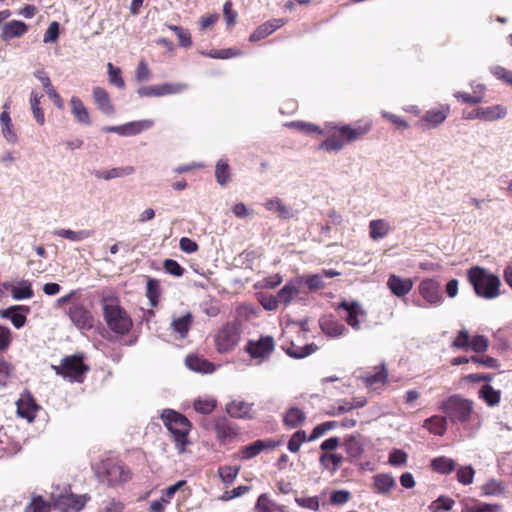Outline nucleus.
<instances>
[{"label": "nucleus", "mask_w": 512, "mask_h": 512, "mask_svg": "<svg viewBox=\"0 0 512 512\" xmlns=\"http://www.w3.org/2000/svg\"><path fill=\"white\" fill-rule=\"evenodd\" d=\"M454 504L455 501L452 498L442 495L431 502L428 508L431 512L450 511Z\"/></svg>", "instance_id": "51"}, {"label": "nucleus", "mask_w": 512, "mask_h": 512, "mask_svg": "<svg viewBox=\"0 0 512 512\" xmlns=\"http://www.w3.org/2000/svg\"><path fill=\"white\" fill-rule=\"evenodd\" d=\"M390 231L391 227L384 219L372 220L369 223V235L373 240L384 238Z\"/></svg>", "instance_id": "37"}, {"label": "nucleus", "mask_w": 512, "mask_h": 512, "mask_svg": "<svg viewBox=\"0 0 512 512\" xmlns=\"http://www.w3.org/2000/svg\"><path fill=\"white\" fill-rule=\"evenodd\" d=\"M214 429L217 439L223 444L231 442L239 435L238 427L225 417L215 420Z\"/></svg>", "instance_id": "14"}, {"label": "nucleus", "mask_w": 512, "mask_h": 512, "mask_svg": "<svg viewBox=\"0 0 512 512\" xmlns=\"http://www.w3.org/2000/svg\"><path fill=\"white\" fill-rule=\"evenodd\" d=\"M285 24V20L273 19L260 25L249 37L251 42L262 40Z\"/></svg>", "instance_id": "24"}, {"label": "nucleus", "mask_w": 512, "mask_h": 512, "mask_svg": "<svg viewBox=\"0 0 512 512\" xmlns=\"http://www.w3.org/2000/svg\"><path fill=\"white\" fill-rule=\"evenodd\" d=\"M450 114L449 105H440L425 112L417 122V126L424 130H430L442 124Z\"/></svg>", "instance_id": "12"}, {"label": "nucleus", "mask_w": 512, "mask_h": 512, "mask_svg": "<svg viewBox=\"0 0 512 512\" xmlns=\"http://www.w3.org/2000/svg\"><path fill=\"white\" fill-rule=\"evenodd\" d=\"M187 88L188 85L185 83H162L140 87L137 92L141 97H161L171 94H179Z\"/></svg>", "instance_id": "11"}, {"label": "nucleus", "mask_w": 512, "mask_h": 512, "mask_svg": "<svg viewBox=\"0 0 512 512\" xmlns=\"http://www.w3.org/2000/svg\"><path fill=\"white\" fill-rule=\"evenodd\" d=\"M242 334V323L236 319L225 323L214 335L217 352L224 354L233 351L239 344Z\"/></svg>", "instance_id": "6"}, {"label": "nucleus", "mask_w": 512, "mask_h": 512, "mask_svg": "<svg viewBox=\"0 0 512 512\" xmlns=\"http://www.w3.org/2000/svg\"><path fill=\"white\" fill-rule=\"evenodd\" d=\"M164 426L170 432L171 437L179 453L185 451V446L189 444L188 435L191 430V422L183 414L172 409H166L161 415Z\"/></svg>", "instance_id": "4"}, {"label": "nucleus", "mask_w": 512, "mask_h": 512, "mask_svg": "<svg viewBox=\"0 0 512 512\" xmlns=\"http://www.w3.org/2000/svg\"><path fill=\"white\" fill-rule=\"evenodd\" d=\"M317 350L318 346L315 343L306 344L304 346H298L291 343L286 352L290 357L301 359L313 354Z\"/></svg>", "instance_id": "40"}, {"label": "nucleus", "mask_w": 512, "mask_h": 512, "mask_svg": "<svg viewBox=\"0 0 512 512\" xmlns=\"http://www.w3.org/2000/svg\"><path fill=\"white\" fill-rule=\"evenodd\" d=\"M192 323L193 317L191 313H187L182 317L174 319L171 323V327L174 332L178 333L182 338H184L187 336Z\"/></svg>", "instance_id": "43"}, {"label": "nucleus", "mask_w": 512, "mask_h": 512, "mask_svg": "<svg viewBox=\"0 0 512 512\" xmlns=\"http://www.w3.org/2000/svg\"><path fill=\"white\" fill-rule=\"evenodd\" d=\"M470 345V336L467 330L459 331L457 337L453 340L451 347L467 350Z\"/></svg>", "instance_id": "62"}, {"label": "nucleus", "mask_w": 512, "mask_h": 512, "mask_svg": "<svg viewBox=\"0 0 512 512\" xmlns=\"http://www.w3.org/2000/svg\"><path fill=\"white\" fill-rule=\"evenodd\" d=\"M469 346L474 352L483 353L488 350L489 340L483 335H476L472 338Z\"/></svg>", "instance_id": "60"}, {"label": "nucleus", "mask_w": 512, "mask_h": 512, "mask_svg": "<svg viewBox=\"0 0 512 512\" xmlns=\"http://www.w3.org/2000/svg\"><path fill=\"white\" fill-rule=\"evenodd\" d=\"M226 411L233 418H250L252 404L244 401H232L227 404Z\"/></svg>", "instance_id": "31"}, {"label": "nucleus", "mask_w": 512, "mask_h": 512, "mask_svg": "<svg viewBox=\"0 0 512 512\" xmlns=\"http://www.w3.org/2000/svg\"><path fill=\"white\" fill-rule=\"evenodd\" d=\"M492 74L502 80L503 82L512 85V71L502 67V66H495L491 70Z\"/></svg>", "instance_id": "64"}, {"label": "nucleus", "mask_w": 512, "mask_h": 512, "mask_svg": "<svg viewBox=\"0 0 512 512\" xmlns=\"http://www.w3.org/2000/svg\"><path fill=\"white\" fill-rule=\"evenodd\" d=\"M256 510L257 512H274L278 507L266 494H261L256 502Z\"/></svg>", "instance_id": "58"}, {"label": "nucleus", "mask_w": 512, "mask_h": 512, "mask_svg": "<svg viewBox=\"0 0 512 512\" xmlns=\"http://www.w3.org/2000/svg\"><path fill=\"white\" fill-rule=\"evenodd\" d=\"M374 492L382 495H388L397 486L394 477L388 473H379L373 476Z\"/></svg>", "instance_id": "22"}, {"label": "nucleus", "mask_w": 512, "mask_h": 512, "mask_svg": "<svg viewBox=\"0 0 512 512\" xmlns=\"http://www.w3.org/2000/svg\"><path fill=\"white\" fill-rule=\"evenodd\" d=\"M440 283L434 279H425L419 285L420 295L430 304L438 305L442 302Z\"/></svg>", "instance_id": "16"}, {"label": "nucleus", "mask_w": 512, "mask_h": 512, "mask_svg": "<svg viewBox=\"0 0 512 512\" xmlns=\"http://www.w3.org/2000/svg\"><path fill=\"white\" fill-rule=\"evenodd\" d=\"M480 398H482L488 406L498 405L501 399L499 390H495L491 385L486 384L482 386L479 391Z\"/></svg>", "instance_id": "45"}, {"label": "nucleus", "mask_w": 512, "mask_h": 512, "mask_svg": "<svg viewBox=\"0 0 512 512\" xmlns=\"http://www.w3.org/2000/svg\"><path fill=\"white\" fill-rule=\"evenodd\" d=\"M338 309H344L347 312V316L345 317V321L349 326L353 329H360V322L358 317L360 315H364L365 312L362 310L361 306L357 302H348L342 301L338 304Z\"/></svg>", "instance_id": "20"}, {"label": "nucleus", "mask_w": 512, "mask_h": 512, "mask_svg": "<svg viewBox=\"0 0 512 512\" xmlns=\"http://www.w3.org/2000/svg\"><path fill=\"white\" fill-rule=\"evenodd\" d=\"M276 444L271 440H256L240 449V457L248 460L259 455L263 450L274 448Z\"/></svg>", "instance_id": "23"}, {"label": "nucleus", "mask_w": 512, "mask_h": 512, "mask_svg": "<svg viewBox=\"0 0 512 512\" xmlns=\"http://www.w3.org/2000/svg\"><path fill=\"white\" fill-rule=\"evenodd\" d=\"M70 106L72 114L79 123L84 125L91 124L89 112L80 98L73 96L70 99Z\"/></svg>", "instance_id": "29"}, {"label": "nucleus", "mask_w": 512, "mask_h": 512, "mask_svg": "<svg viewBox=\"0 0 512 512\" xmlns=\"http://www.w3.org/2000/svg\"><path fill=\"white\" fill-rule=\"evenodd\" d=\"M319 325L322 332L329 337H340L347 332V328L334 319L332 315H326L320 318Z\"/></svg>", "instance_id": "18"}, {"label": "nucleus", "mask_w": 512, "mask_h": 512, "mask_svg": "<svg viewBox=\"0 0 512 512\" xmlns=\"http://www.w3.org/2000/svg\"><path fill=\"white\" fill-rule=\"evenodd\" d=\"M480 120L495 121L504 118L507 114L506 107L502 105H492L488 107H479Z\"/></svg>", "instance_id": "34"}, {"label": "nucleus", "mask_w": 512, "mask_h": 512, "mask_svg": "<svg viewBox=\"0 0 512 512\" xmlns=\"http://www.w3.org/2000/svg\"><path fill=\"white\" fill-rule=\"evenodd\" d=\"M215 177L219 185L225 186L230 180V167L224 160H219L215 166Z\"/></svg>", "instance_id": "50"}, {"label": "nucleus", "mask_w": 512, "mask_h": 512, "mask_svg": "<svg viewBox=\"0 0 512 512\" xmlns=\"http://www.w3.org/2000/svg\"><path fill=\"white\" fill-rule=\"evenodd\" d=\"M98 477L109 486H115L127 482L131 478L130 469L117 458H106L98 466Z\"/></svg>", "instance_id": "5"}, {"label": "nucleus", "mask_w": 512, "mask_h": 512, "mask_svg": "<svg viewBox=\"0 0 512 512\" xmlns=\"http://www.w3.org/2000/svg\"><path fill=\"white\" fill-rule=\"evenodd\" d=\"M86 501L87 498L82 495H60L55 500L54 507L62 512H78L84 507Z\"/></svg>", "instance_id": "15"}, {"label": "nucleus", "mask_w": 512, "mask_h": 512, "mask_svg": "<svg viewBox=\"0 0 512 512\" xmlns=\"http://www.w3.org/2000/svg\"><path fill=\"white\" fill-rule=\"evenodd\" d=\"M55 373L71 382H83L89 366L84 363L82 355H71L62 359L59 366H52Z\"/></svg>", "instance_id": "8"}, {"label": "nucleus", "mask_w": 512, "mask_h": 512, "mask_svg": "<svg viewBox=\"0 0 512 512\" xmlns=\"http://www.w3.org/2000/svg\"><path fill=\"white\" fill-rule=\"evenodd\" d=\"M308 441L306 432L304 430H297L288 441V450L292 453H297L301 445Z\"/></svg>", "instance_id": "54"}, {"label": "nucleus", "mask_w": 512, "mask_h": 512, "mask_svg": "<svg viewBox=\"0 0 512 512\" xmlns=\"http://www.w3.org/2000/svg\"><path fill=\"white\" fill-rule=\"evenodd\" d=\"M28 31V26L19 20H12L5 23L2 27L0 39L9 42L14 38H20Z\"/></svg>", "instance_id": "17"}, {"label": "nucleus", "mask_w": 512, "mask_h": 512, "mask_svg": "<svg viewBox=\"0 0 512 512\" xmlns=\"http://www.w3.org/2000/svg\"><path fill=\"white\" fill-rule=\"evenodd\" d=\"M387 286L397 297H404L412 290L413 281L410 278H402L391 274L388 278Z\"/></svg>", "instance_id": "19"}, {"label": "nucleus", "mask_w": 512, "mask_h": 512, "mask_svg": "<svg viewBox=\"0 0 512 512\" xmlns=\"http://www.w3.org/2000/svg\"><path fill=\"white\" fill-rule=\"evenodd\" d=\"M11 295L15 300L32 298L34 296V292L31 283L27 280L21 281L18 286L12 287Z\"/></svg>", "instance_id": "44"}, {"label": "nucleus", "mask_w": 512, "mask_h": 512, "mask_svg": "<svg viewBox=\"0 0 512 512\" xmlns=\"http://www.w3.org/2000/svg\"><path fill=\"white\" fill-rule=\"evenodd\" d=\"M306 420V414L298 407L289 408L283 417V422L288 428H297Z\"/></svg>", "instance_id": "33"}, {"label": "nucleus", "mask_w": 512, "mask_h": 512, "mask_svg": "<svg viewBox=\"0 0 512 512\" xmlns=\"http://www.w3.org/2000/svg\"><path fill=\"white\" fill-rule=\"evenodd\" d=\"M93 98L97 107L106 114H113L115 109L111 103L109 94L101 87L93 88Z\"/></svg>", "instance_id": "30"}, {"label": "nucleus", "mask_w": 512, "mask_h": 512, "mask_svg": "<svg viewBox=\"0 0 512 512\" xmlns=\"http://www.w3.org/2000/svg\"><path fill=\"white\" fill-rule=\"evenodd\" d=\"M15 404L17 416L25 419L28 423H33L37 414L42 410L33 394L27 389L20 394Z\"/></svg>", "instance_id": "10"}, {"label": "nucleus", "mask_w": 512, "mask_h": 512, "mask_svg": "<svg viewBox=\"0 0 512 512\" xmlns=\"http://www.w3.org/2000/svg\"><path fill=\"white\" fill-rule=\"evenodd\" d=\"M275 349L274 338L270 335H261L258 340H249L245 345V352L251 359L256 360L257 364L263 363L269 359Z\"/></svg>", "instance_id": "9"}, {"label": "nucleus", "mask_w": 512, "mask_h": 512, "mask_svg": "<svg viewBox=\"0 0 512 512\" xmlns=\"http://www.w3.org/2000/svg\"><path fill=\"white\" fill-rule=\"evenodd\" d=\"M288 126L306 134H327V138L320 144L319 148L331 152L340 151L347 144L362 139L371 131L372 121L362 119L352 124L331 125L327 127V131L320 129L319 126L313 123L304 121H293Z\"/></svg>", "instance_id": "1"}, {"label": "nucleus", "mask_w": 512, "mask_h": 512, "mask_svg": "<svg viewBox=\"0 0 512 512\" xmlns=\"http://www.w3.org/2000/svg\"><path fill=\"white\" fill-rule=\"evenodd\" d=\"M103 319L107 327L114 333L126 335L133 327V320L121 306L116 296H104L101 299Z\"/></svg>", "instance_id": "2"}, {"label": "nucleus", "mask_w": 512, "mask_h": 512, "mask_svg": "<svg viewBox=\"0 0 512 512\" xmlns=\"http://www.w3.org/2000/svg\"><path fill=\"white\" fill-rule=\"evenodd\" d=\"M377 369L375 373H367L362 378L365 385L369 388L377 389L387 382L388 372L385 365L381 364Z\"/></svg>", "instance_id": "28"}, {"label": "nucleus", "mask_w": 512, "mask_h": 512, "mask_svg": "<svg viewBox=\"0 0 512 512\" xmlns=\"http://www.w3.org/2000/svg\"><path fill=\"white\" fill-rule=\"evenodd\" d=\"M161 294L159 281L153 278H148L146 286V296L150 301L152 307H156L159 302Z\"/></svg>", "instance_id": "47"}, {"label": "nucleus", "mask_w": 512, "mask_h": 512, "mask_svg": "<svg viewBox=\"0 0 512 512\" xmlns=\"http://www.w3.org/2000/svg\"><path fill=\"white\" fill-rule=\"evenodd\" d=\"M408 455L401 449H393L388 458V463L392 466H402L407 462Z\"/></svg>", "instance_id": "61"}, {"label": "nucleus", "mask_w": 512, "mask_h": 512, "mask_svg": "<svg viewBox=\"0 0 512 512\" xmlns=\"http://www.w3.org/2000/svg\"><path fill=\"white\" fill-rule=\"evenodd\" d=\"M152 120H140L132 121L123 124V136H135L140 134L142 131L152 127Z\"/></svg>", "instance_id": "42"}, {"label": "nucleus", "mask_w": 512, "mask_h": 512, "mask_svg": "<svg viewBox=\"0 0 512 512\" xmlns=\"http://www.w3.org/2000/svg\"><path fill=\"white\" fill-rule=\"evenodd\" d=\"M167 28L176 34L178 41H179V45L181 47L187 49L192 46L193 42H192V37H191L189 30L184 29L177 25H172V24L167 25Z\"/></svg>", "instance_id": "49"}, {"label": "nucleus", "mask_w": 512, "mask_h": 512, "mask_svg": "<svg viewBox=\"0 0 512 512\" xmlns=\"http://www.w3.org/2000/svg\"><path fill=\"white\" fill-rule=\"evenodd\" d=\"M217 402L214 399H197L194 401V409L204 415L210 414L216 408Z\"/></svg>", "instance_id": "56"}, {"label": "nucleus", "mask_w": 512, "mask_h": 512, "mask_svg": "<svg viewBox=\"0 0 512 512\" xmlns=\"http://www.w3.org/2000/svg\"><path fill=\"white\" fill-rule=\"evenodd\" d=\"M18 311L28 313L29 307L23 305L11 306L7 309L0 310V316L2 318L10 319L13 326L17 329H20L25 325L27 318L24 313H18Z\"/></svg>", "instance_id": "21"}, {"label": "nucleus", "mask_w": 512, "mask_h": 512, "mask_svg": "<svg viewBox=\"0 0 512 512\" xmlns=\"http://www.w3.org/2000/svg\"><path fill=\"white\" fill-rule=\"evenodd\" d=\"M423 427L434 435L442 436L447 430L446 417L434 415L424 421Z\"/></svg>", "instance_id": "35"}, {"label": "nucleus", "mask_w": 512, "mask_h": 512, "mask_svg": "<svg viewBox=\"0 0 512 512\" xmlns=\"http://www.w3.org/2000/svg\"><path fill=\"white\" fill-rule=\"evenodd\" d=\"M461 504L463 506L461 512H498L502 508L500 504H489L474 499H464Z\"/></svg>", "instance_id": "26"}, {"label": "nucleus", "mask_w": 512, "mask_h": 512, "mask_svg": "<svg viewBox=\"0 0 512 512\" xmlns=\"http://www.w3.org/2000/svg\"><path fill=\"white\" fill-rule=\"evenodd\" d=\"M301 280L297 278L288 281L277 293L280 303L288 305L300 293Z\"/></svg>", "instance_id": "25"}, {"label": "nucleus", "mask_w": 512, "mask_h": 512, "mask_svg": "<svg viewBox=\"0 0 512 512\" xmlns=\"http://www.w3.org/2000/svg\"><path fill=\"white\" fill-rule=\"evenodd\" d=\"M481 491L485 496H498L504 493L505 487L501 482L491 479L481 487Z\"/></svg>", "instance_id": "53"}, {"label": "nucleus", "mask_w": 512, "mask_h": 512, "mask_svg": "<svg viewBox=\"0 0 512 512\" xmlns=\"http://www.w3.org/2000/svg\"><path fill=\"white\" fill-rule=\"evenodd\" d=\"M343 460V456L338 453H323L319 458L320 464L332 473L336 472L340 468Z\"/></svg>", "instance_id": "39"}, {"label": "nucleus", "mask_w": 512, "mask_h": 512, "mask_svg": "<svg viewBox=\"0 0 512 512\" xmlns=\"http://www.w3.org/2000/svg\"><path fill=\"white\" fill-rule=\"evenodd\" d=\"M442 409L452 423H467L473 415V402L454 395L449 397L442 405Z\"/></svg>", "instance_id": "7"}, {"label": "nucleus", "mask_w": 512, "mask_h": 512, "mask_svg": "<svg viewBox=\"0 0 512 512\" xmlns=\"http://www.w3.org/2000/svg\"><path fill=\"white\" fill-rule=\"evenodd\" d=\"M186 365L189 369L200 373H212L215 370L213 363L195 355L187 356Z\"/></svg>", "instance_id": "32"}, {"label": "nucleus", "mask_w": 512, "mask_h": 512, "mask_svg": "<svg viewBox=\"0 0 512 512\" xmlns=\"http://www.w3.org/2000/svg\"><path fill=\"white\" fill-rule=\"evenodd\" d=\"M297 279L301 280V284L304 283L307 286L309 292H315L325 287L321 274L304 275Z\"/></svg>", "instance_id": "48"}, {"label": "nucleus", "mask_w": 512, "mask_h": 512, "mask_svg": "<svg viewBox=\"0 0 512 512\" xmlns=\"http://www.w3.org/2000/svg\"><path fill=\"white\" fill-rule=\"evenodd\" d=\"M42 97V95H38V93L35 91H32L30 94L31 110L36 122L39 125H43L45 123V115L43 109L40 106V99Z\"/></svg>", "instance_id": "46"}, {"label": "nucleus", "mask_w": 512, "mask_h": 512, "mask_svg": "<svg viewBox=\"0 0 512 512\" xmlns=\"http://www.w3.org/2000/svg\"><path fill=\"white\" fill-rule=\"evenodd\" d=\"M135 168L133 166H124L112 168L109 170H100L95 172V176L99 179L111 180L114 178L125 177L133 174Z\"/></svg>", "instance_id": "36"}, {"label": "nucleus", "mask_w": 512, "mask_h": 512, "mask_svg": "<svg viewBox=\"0 0 512 512\" xmlns=\"http://www.w3.org/2000/svg\"><path fill=\"white\" fill-rule=\"evenodd\" d=\"M109 81L118 88H123L125 83L121 76V70L118 67H114L112 63H108Z\"/></svg>", "instance_id": "63"}, {"label": "nucleus", "mask_w": 512, "mask_h": 512, "mask_svg": "<svg viewBox=\"0 0 512 512\" xmlns=\"http://www.w3.org/2000/svg\"><path fill=\"white\" fill-rule=\"evenodd\" d=\"M25 512H50V504L42 496H35L25 507Z\"/></svg>", "instance_id": "55"}, {"label": "nucleus", "mask_w": 512, "mask_h": 512, "mask_svg": "<svg viewBox=\"0 0 512 512\" xmlns=\"http://www.w3.org/2000/svg\"><path fill=\"white\" fill-rule=\"evenodd\" d=\"M467 279L478 297L490 300L497 298L501 294L499 276L489 272L484 267L472 266L469 268L467 270Z\"/></svg>", "instance_id": "3"}, {"label": "nucleus", "mask_w": 512, "mask_h": 512, "mask_svg": "<svg viewBox=\"0 0 512 512\" xmlns=\"http://www.w3.org/2000/svg\"><path fill=\"white\" fill-rule=\"evenodd\" d=\"M54 234L73 242H79L90 238L93 236L94 232L92 230L73 231L70 229H58L54 232Z\"/></svg>", "instance_id": "41"}, {"label": "nucleus", "mask_w": 512, "mask_h": 512, "mask_svg": "<svg viewBox=\"0 0 512 512\" xmlns=\"http://www.w3.org/2000/svg\"><path fill=\"white\" fill-rule=\"evenodd\" d=\"M239 470L240 467L225 465L218 468V474L223 483L230 485L237 477Z\"/></svg>", "instance_id": "52"}, {"label": "nucleus", "mask_w": 512, "mask_h": 512, "mask_svg": "<svg viewBox=\"0 0 512 512\" xmlns=\"http://www.w3.org/2000/svg\"><path fill=\"white\" fill-rule=\"evenodd\" d=\"M267 210L276 211L279 216L286 218L289 215L288 208L282 203L279 198L270 199L265 203Z\"/></svg>", "instance_id": "57"}, {"label": "nucleus", "mask_w": 512, "mask_h": 512, "mask_svg": "<svg viewBox=\"0 0 512 512\" xmlns=\"http://www.w3.org/2000/svg\"><path fill=\"white\" fill-rule=\"evenodd\" d=\"M343 445L348 457L353 460L359 459L364 453L363 443L359 434L346 436Z\"/></svg>", "instance_id": "27"}, {"label": "nucleus", "mask_w": 512, "mask_h": 512, "mask_svg": "<svg viewBox=\"0 0 512 512\" xmlns=\"http://www.w3.org/2000/svg\"><path fill=\"white\" fill-rule=\"evenodd\" d=\"M68 316L72 323L79 329L90 330L93 328V315L82 303H72L68 309Z\"/></svg>", "instance_id": "13"}, {"label": "nucleus", "mask_w": 512, "mask_h": 512, "mask_svg": "<svg viewBox=\"0 0 512 512\" xmlns=\"http://www.w3.org/2000/svg\"><path fill=\"white\" fill-rule=\"evenodd\" d=\"M431 468L437 473L448 475L455 470L456 463L451 458L441 456L431 461Z\"/></svg>", "instance_id": "38"}, {"label": "nucleus", "mask_w": 512, "mask_h": 512, "mask_svg": "<svg viewBox=\"0 0 512 512\" xmlns=\"http://www.w3.org/2000/svg\"><path fill=\"white\" fill-rule=\"evenodd\" d=\"M475 471L472 466H462L457 470V480L463 485H469L473 482Z\"/></svg>", "instance_id": "59"}]
</instances>
